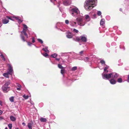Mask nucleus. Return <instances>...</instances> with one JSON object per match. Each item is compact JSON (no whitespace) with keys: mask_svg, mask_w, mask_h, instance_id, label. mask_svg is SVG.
Here are the masks:
<instances>
[{"mask_svg":"<svg viewBox=\"0 0 129 129\" xmlns=\"http://www.w3.org/2000/svg\"><path fill=\"white\" fill-rule=\"evenodd\" d=\"M95 0H87L85 2L84 7L87 11L92 9L94 7Z\"/></svg>","mask_w":129,"mask_h":129,"instance_id":"nucleus-1","label":"nucleus"},{"mask_svg":"<svg viewBox=\"0 0 129 129\" xmlns=\"http://www.w3.org/2000/svg\"><path fill=\"white\" fill-rule=\"evenodd\" d=\"M70 12L72 15L75 16L78 14L80 12L78 8L75 7L71 9L70 11Z\"/></svg>","mask_w":129,"mask_h":129,"instance_id":"nucleus-2","label":"nucleus"},{"mask_svg":"<svg viewBox=\"0 0 129 129\" xmlns=\"http://www.w3.org/2000/svg\"><path fill=\"white\" fill-rule=\"evenodd\" d=\"M8 66L9 67V69L7 73L9 74L12 75L13 71L12 66L10 64H8Z\"/></svg>","mask_w":129,"mask_h":129,"instance_id":"nucleus-3","label":"nucleus"},{"mask_svg":"<svg viewBox=\"0 0 129 129\" xmlns=\"http://www.w3.org/2000/svg\"><path fill=\"white\" fill-rule=\"evenodd\" d=\"M2 89L4 92H7L10 90L9 87L4 85L2 87Z\"/></svg>","mask_w":129,"mask_h":129,"instance_id":"nucleus-4","label":"nucleus"},{"mask_svg":"<svg viewBox=\"0 0 129 129\" xmlns=\"http://www.w3.org/2000/svg\"><path fill=\"white\" fill-rule=\"evenodd\" d=\"M112 73H110L109 74H104L103 75V78H106L107 79H109L111 77Z\"/></svg>","mask_w":129,"mask_h":129,"instance_id":"nucleus-5","label":"nucleus"},{"mask_svg":"<svg viewBox=\"0 0 129 129\" xmlns=\"http://www.w3.org/2000/svg\"><path fill=\"white\" fill-rule=\"evenodd\" d=\"M105 20L104 19H102L100 22V24L101 26L103 28H104L105 26Z\"/></svg>","mask_w":129,"mask_h":129,"instance_id":"nucleus-6","label":"nucleus"},{"mask_svg":"<svg viewBox=\"0 0 129 129\" xmlns=\"http://www.w3.org/2000/svg\"><path fill=\"white\" fill-rule=\"evenodd\" d=\"M13 17L18 21V23H21L23 21V20H21L20 19V17H19L13 16Z\"/></svg>","mask_w":129,"mask_h":129,"instance_id":"nucleus-7","label":"nucleus"},{"mask_svg":"<svg viewBox=\"0 0 129 129\" xmlns=\"http://www.w3.org/2000/svg\"><path fill=\"white\" fill-rule=\"evenodd\" d=\"M111 77L114 79H116L119 76V75L116 73H112Z\"/></svg>","mask_w":129,"mask_h":129,"instance_id":"nucleus-8","label":"nucleus"},{"mask_svg":"<svg viewBox=\"0 0 129 129\" xmlns=\"http://www.w3.org/2000/svg\"><path fill=\"white\" fill-rule=\"evenodd\" d=\"M80 38L81 39V41L86 42L87 41L86 38L84 36H81L80 37Z\"/></svg>","mask_w":129,"mask_h":129,"instance_id":"nucleus-9","label":"nucleus"},{"mask_svg":"<svg viewBox=\"0 0 129 129\" xmlns=\"http://www.w3.org/2000/svg\"><path fill=\"white\" fill-rule=\"evenodd\" d=\"M26 29H23V30H22V31L21 32V33L22 34V33H23L24 34V35L27 38H28V35L26 33Z\"/></svg>","mask_w":129,"mask_h":129,"instance_id":"nucleus-10","label":"nucleus"},{"mask_svg":"<svg viewBox=\"0 0 129 129\" xmlns=\"http://www.w3.org/2000/svg\"><path fill=\"white\" fill-rule=\"evenodd\" d=\"M67 37L69 38H72L73 36L72 35L71 33V32H69L68 34L66 36Z\"/></svg>","mask_w":129,"mask_h":129,"instance_id":"nucleus-11","label":"nucleus"},{"mask_svg":"<svg viewBox=\"0 0 129 129\" xmlns=\"http://www.w3.org/2000/svg\"><path fill=\"white\" fill-rule=\"evenodd\" d=\"M9 21L8 20H7L6 19H3L2 20V22L4 24H6L8 23Z\"/></svg>","mask_w":129,"mask_h":129,"instance_id":"nucleus-12","label":"nucleus"},{"mask_svg":"<svg viewBox=\"0 0 129 129\" xmlns=\"http://www.w3.org/2000/svg\"><path fill=\"white\" fill-rule=\"evenodd\" d=\"M110 83L112 84H115L116 83V81L113 79H112L110 80Z\"/></svg>","mask_w":129,"mask_h":129,"instance_id":"nucleus-13","label":"nucleus"},{"mask_svg":"<svg viewBox=\"0 0 129 129\" xmlns=\"http://www.w3.org/2000/svg\"><path fill=\"white\" fill-rule=\"evenodd\" d=\"M33 123L32 122V123H29L27 124V126L29 129H32V126L33 125Z\"/></svg>","mask_w":129,"mask_h":129,"instance_id":"nucleus-14","label":"nucleus"},{"mask_svg":"<svg viewBox=\"0 0 129 129\" xmlns=\"http://www.w3.org/2000/svg\"><path fill=\"white\" fill-rule=\"evenodd\" d=\"M10 118L11 121H14L16 120V118L13 116H11L10 117Z\"/></svg>","mask_w":129,"mask_h":129,"instance_id":"nucleus-15","label":"nucleus"},{"mask_svg":"<svg viewBox=\"0 0 129 129\" xmlns=\"http://www.w3.org/2000/svg\"><path fill=\"white\" fill-rule=\"evenodd\" d=\"M85 22H83V21H81L80 23H78V24L80 26H84L85 25Z\"/></svg>","mask_w":129,"mask_h":129,"instance_id":"nucleus-16","label":"nucleus"},{"mask_svg":"<svg viewBox=\"0 0 129 129\" xmlns=\"http://www.w3.org/2000/svg\"><path fill=\"white\" fill-rule=\"evenodd\" d=\"M40 120L41 122H46L47 121V120L45 118H40Z\"/></svg>","mask_w":129,"mask_h":129,"instance_id":"nucleus-17","label":"nucleus"},{"mask_svg":"<svg viewBox=\"0 0 129 129\" xmlns=\"http://www.w3.org/2000/svg\"><path fill=\"white\" fill-rule=\"evenodd\" d=\"M20 36L21 39L23 42H26V41H27L25 39V38L24 36H23L22 34H21V35Z\"/></svg>","mask_w":129,"mask_h":129,"instance_id":"nucleus-18","label":"nucleus"},{"mask_svg":"<svg viewBox=\"0 0 129 129\" xmlns=\"http://www.w3.org/2000/svg\"><path fill=\"white\" fill-rule=\"evenodd\" d=\"M76 19L78 21V23H80L83 21L82 18H77Z\"/></svg>","mask_w":129,"mask_h":129,"instance_id":"nucleus-19","label":"nucleus"},{"mask_svg":"<svg viewBox=\"0 0 129 129\" xmlns=\"http://www.w3.org/2000/svg\"><path fill=\"white\" fill-rule=\"evenodd\" d=\"M10 81L6 82L5 84L4 85L6 86H8L10 84Z\"/></svg>","mask_w":129,"mask_h":129,"instance_id":"nucleus-20","label":"nucleus"},{"mask_svg":"<svg viewBox=\"0 0 129 129\" xmlns=\"http://www.w3.org/2000/svg\"><path fill=\"white\" fill-rule=\"evenodd\" d=\"M75 41L76 42H80L81 41L80 38H79L78 37H76Z\"/></svg>","mask_w":129,"mask_h":129,"instance_id":"nucleus-21","label":"nucleus"},{"mask_svg":"<svg viewBox=\"0 0 129 129\" xmlns=\"http://www.w3.org/2000/svg\"><path fill=\"white\" fill-rule=\"evenodd\" d=\"M8 74H9L8 73H4L3 74V75L5 77L9 78V76L8 75Z\"/></svg>","mask_w":129,"mask_h":129,"instance_id":"nucleus-22","label":"nucleus"},{"mask_svg":"<svg viewBox=\"0 0 129 129\" xmlns=\"http://www.w3.org/2000/svg\"><path fill=\"white\" fill-rule=\"evenodd\" d=\"M57 56V54L56 53H54L51 55V56L53 58H55Z\"/></svg>","mask_w":129,"mask_h":129,"instance_id":"nucleus-23","label":"nucleus"},{"mask_svg":"<svg viewBox=\"0 0 129 129\" xmlns=\"http://www.w3.org/2000/svg\"><path fill=\"white\" fill-rule=\"evenodd\" d=\"M58 67L59 69H64V67H63L61 64H58Z\"/></svg>","mask_w":129,"mask_h":129,"instance_id":"nucleus-24","label":"nucleus"},{"mask_svg":"<svg viewBox=\"0 0 129 129\" xmlns=\"http://www.w3.org/2000/svg\"><path fill=\"white\" fill-rule=\"evenodd\" d=\"M109 67V66H107L106 67H105L104 71L106 72V73H107L108 72V71L107 70L108 68Z\"/></svg>","mask_w":129,"mask_h":129,"instance_id":"nucleus-25","label":"nucleus"},{"mask_svg":"<svg viewBox=\"0 0 129 129\" xmlns=\"http://www.w3.org/2000/svg\"><path fill=\"white\" fill-rule=\"evenodd\" d=\"M9 100L11 102H13L14 101V97L13 96L11 97L10 98Z\"/></svg>","mask_w":129,"mask_h":129,"instance_id":"nucleus-26","label":"nucleus"},{"mask_svg":"<svg viewBox=\"0 0 129 129\" xmlns=\"http://www.w3.org/2000/svg\"><path fill=\"white\" fill-rule=\"evenodd\" d=\"M89 58L88 57H86L84 58V60L86 62H88L89 61Z\"/></svg>","mask_w":129,"mask_h":129,"instance_id":"nucleus-27","label":"nucleus"},{"mask_svg":"<svg viewBox=\"0 0 129 129\" xmlns=\"http://www.w3.org/2000/svg\"><path fill=\"white\" fill-rule=\"evenodd\" d=\"M64 69H61V70L60 73L62 75H63L64 73Z\"/></svg>","mask_w":129,"mask_h":129,"instance_id":"nucleus-28","label":"nucleus"},{"mask_svg":"<svg viewBox=\"0 0 129 129\" xmlns=\"http://www.w3.org/2000/svg\"><path fill=\"white\" fill-rule=\"evenodd\" d=\"M42 50L46 52H49V50L47 49V47L43 48Z\"/></svg>","mask_w":129,"mask_h":129,"instance_id":"nucleus-29","label":"nucleus"},{"mask_svg":"<svg viewBox=\"0 0 129 129\" xmlns=\"http://www.w3.org/2000/svg\"><path fill=\"white\" fill-rule=\"evenodd\" d=\"M122 78H119L118 79L117 81L119 83H121L122 82Z\"/></svg>","mask_w":129,"mask_h":129,"instance_id":"nucleus-30","label":"nucleus"},{"mask_svg":"<svg viewBox=\"0 0 129 129\" xmlns=\"http://www.w3.org/2000/svg\"><path fill=\"white\" fill-rule=\"evenodd\" d=\"M0 56L1 57V58H2L3 60L4 61H5L6 60L5 58L4 57L3 55L2 54L0 55Z\"/></svg>","mask_w":129,"mask_h":129,"instance_id":"nucleus-31","label":"nucleus"},{"mask_svg":"<svg viewBox=\"0 0 129 129\" xmlns=\"http://www.w3.org/2000/svg\"><path fill=\"white\" fill-rule=\"evenodd\" d=\"M23 97L25 99H27L29 97V96H28L25 95V94L23 95Z\"/></svg>","mask_w":129,"mask_h":129,"instance_id":"nucleus-32","label":"nucleus"},{"mask_svg":"<svg viewBox=\"0 0 129 129\" xmlns=\"http://www.w3.org/2000/svg\"><path fill=\"white\" fill-rule=\"evenodd\" d=\"M43 55L44 56L46 57L48 56V55L47 53H44L43 54Z\"/></svg>","mask_w":129,"mask_h":129,"instance_id":"nucleus-33","label":"nucleus"},{"mask_svg":"<svg viewBox=\"0 0 129 129\" xmlns=\"http://www.w3.org/2000/svg\"><path fill=\"white\" fill-rule=\"evenodd\" d=\"M73 31L74 33H78L79 32V31L78 30L75 28L73 29Z\"/></svg>","mask_w":129,"mask_h":129,"instance_id":"nucleus-34","label":"nucleus"},{"mask_svg":"<svg viewBox=\"0 0 129 129\" xmlns=\"http://www.w3.org/2000/svg\"><path fill=\"white\" fill-rule=\"evenodd\" d=\"M77 67H74L72 68V70L73 71H74L77 70Z\"/></svg>","mask_w":129,"mask_h":129,"instance_id":"nucleus-35","label":"nucleus"},{"mask_svg":"<svg viewBox=\"0 0 129 129\" xmlns=\"http://www.w3.org/2000/svg\"><path fill=\"white\" fill-rule=\"evenodd\" d=\"M63 4L65 5H67L68 4V2L67 1H64L63 2Z\"/></svg>","mask_w":129,"mask_h":129,"instance_id":"nucleus-36","label":"nucleus"},{"mask_svg":"<svg viewBox=\"0 0 129 129\" xmlns=\"http://www.w3.org/2000/svg\"><path fill=\"white\" fill-rule=\"evenodd\" d=\"M100 63L102 64H104L105 65H106L105 64V61L103 60H101L100 61Z\"/></svg>","mask_w":129,"mask_h":129,"instance_id":"nucleus-37","label":"nucleus"},{"mask_svg":"<svg viewBox=\"0 0 129 129\" xmlns=\"http://www.w3.org/2000/svg\"><path fill=\"white\" fill-rule=\"evenodd\" d=\"M12 124H9L8 125V126L10 129H11L12 128Z\"/></svg>","mask_w":129,"mask_h":129,"instance_id":"nucleus-38","label":"nucleus"},{"mask_svg":"<svg viewBox=\"0 0 129 129\" xmlns=\"http://www.w3.org/2000/svg\"><path fill=\"white\" fill-rule=\"evenodd\" d=\"M38 40L39 42H40L41 44H42L43 43V41L41 39H38Z\"/></svg>","mask_w":129,"mask_h":129,"instance_id":"nucleus-39","label":"nucleus"},{"mask_svg":"<svg viewBox=\"0 0 129 129\" xmlns=\"http://www.w3.org/2000/svg\"><path fill=\"white\" fill-rule=\"evenodd\" d=\"M85 19H88V20H89V18L88 15H86Z\"/></svg>","mask_w":129,"mask_h":129,"instance_id":"nucleus-40","label":"nucleus"},{"mask_svg":"<svg viewBox=\"0 0 129 129\" xmlns=\"http://www.w3.org/2000/svg\"><path fill=\"white\" fill-rule=\"evenodd\" d=\"M6 17L8 19H10L12 20H13L12 19V18L11 17H9L8 16H6Z\"/></svg>","mask_w":129,"mask_h":129,"instance_id":"nucleus-41","label":"nucleus"},{"mask_svg":"<svg viewBox=\"0 0 129 129\" xmlns=\"http://www.w3.org/2000/svg\"><path fill=\"white\" fill-rule=\"evenodd\" d=\"M97 14L99 16H100L101 14V13L100 11H98L97 12Z\"/></svg>","mask_w":129,"mask_h":129,"instance_id":"nucleus-42","label":"nucleus"},{"mask_svg":"<svg viewBox=\"0 0 129 129\" xmlns=\"http://www.w3.org/2000/svg\"><path fill=\"white\" fill-rule=\"evenodd\" d=\"M26 42L27 43L28 45L29 46H31L32 44L31 43L28 42L27 41Z\"/></svg>","mask_w":129,"mask_h":129,"instance_id":"nucleus-43","label":"nucleus"},{"mask_svg":"<svg viewBox=\"0 0 129 129\" xmlns=\"http://www.w3.org/2000/svg\"><path fill=\"white\" fill-rule=\"evenodd\" d=\"M17 86L19 87H21V85L18 83H16Z\"/></svg>","mask_w":129,"mask_h":129,"instance_id":"nucleus-44","label":"nucleus"},{"mask_svg":"<svg viewBox=\"0 0 129 129\" xmlns=\"http://www.w3.org/2000/svg\"><path fill=\"white\" fill-rule=\"evenodd\" d=\"M23 25L24 28L25 29H27V27L26 25H25L24 24H23Z\"/></svg>","mask_w":129,"mask_h":129,"instance_id":"nucleus-45","label":"nucleus"},{"mask_svg":"<svg viewBox=\"0 0 129 129\" xmlns=\"http://www.w3.org/2000/svg\"><path fill=\"white\" fill-rule=\"evenodd\" d=\"M32 42L33 43H34L35 42V39L34 37H33L32 38Z\"/></svg>","mask_w":129,"mask_h":129,"instance_id":"nucleus-46","label":"nucleus"},{"mask_svg":"<svg viewBox=\"0 0 129 129\" xmlns=\"http://www.w3.org/2000/svg\"><path fill=\"white\" fill-rule=\"evenodd\" d=\"M65 23L66 24H68L69 23V21L68 20H66L65 21Z\"/></svg>","mask_w":129,"mask_h":129,"instance_id":"nucleus-47","label":"nucleus"},{"mask_svg":"<svg viewBox=\"0 0 129 129\" xmlns=\"http://www.w3.org/2000/svg\"><path fill=\"white\" fill-rule=\"evenodd\" d=\"M21 87H18L17 88V90H21Z\"/></svg>","mask_w":129,"mask_h":129,"instance_id":"nucleus-48","label":"nucleus"},{"mask_svg":"<svg viewBox=\"0 0 129 129\" xmlns=\"http://www.w3.org/2000/svg\"><path fill=\"white\" fill-rule=\"evenodd\" d=\"M127 81L128 82H129V75L128 76V78L127 79Z\"/></svg>","mask_w":129,"mask_h":129,"instance_id":"nucleus-49","label":"nucleus"},{"mask_svg":"<svg viewBox=\"0 0 129 129\" xmlns=\"http://www.w3.org/2000/svg\"><path fill=\"white\" fill-rule=\"evenodd\" d=\"M22 124L24 125V126H25L26 125V123L23 122L22 123Z\"/></svg>","mask_w":129,"mask_h":129,"instance_id":"nucleus-50","label":"nucleus"},{"mask_svg":"<svg viewBox=\"0 0 129 129\" xmlns=\"http://www.w3.org/2000/svg\"><path fill=\"white\" fill-rule=\"evenodd\" d=\"M83 51H81V52H80L79 53H80V54H82L83 53Z\"/></svg>","mask_w":129,"mask_h":129,"instance_id":"nucleus-51","label":"nucleus"},{"mask_svg":"<svg viewBox=\"0 0 129 129\" xmlns=\"http://www.w3.org/2000/svg\"><path fill=\"white\" fill-rule=\"evenodd\" d=\"M55 59L56 60H57L58 61H59V60H60V59L59 58H55Z\"/></svg>","mask_w":129,"mask_h":129,"instance_id":"nucleus-52","label":"nucleus"},{"mask_svg":"<svg viewBox=\"0 0 129 129\" xmlns=\"http://www.w3.org/2000/svg\"><path fill=\"white\" fill-rule=\"evenodd\" d=\"M3 113V112L1 110H0V115L1 114Z\"/></svg>","mask_w":129,"mask_h":129,"instance_id":"nucleus-53","label":"nucleus"},{"mask_svg":"<svg viewBox=\"0 0 129 129\" xmlns=\"http://www.w3.org/2000/svg\"><path fill=\"white\" fill-rule=\"evenodd\" d=\"M3 119V118L2 117H0V120H2Z\"/></svg>","mask_w":129,"mask_h":129,"instance_id":"nucleus-54","label":"nucleus"},{"mask_svg":"<svg viewBox=\"0 0 129 129\" xmlns=\"http://www.w3.org/2000/svg\"><path fill=\"white\" fill-rule=\"evenodd\" d=\"M73 40H74V41H75V38H73Z\"/></svg>","mask_w":129,"mask_h":129,"instance_id":"nucleus-55","label":"nucleus"},{"mask_svg":"<svg viewBox=\"0 0 129 129\" xmlns=\"http://www.w3.org/2000/svg\"><path fill=\"white\" fill-rule=\"evenodd\" d=\"M5 129H8V128H7V127H5Z\"/></svg>","mask_w":129,"mask_h":129,"instance_id":"nucleus-56","label":"nucleus"},{"mask_svg":"<svg viewBox=\"0 0 129 129\" xmlns=\"http://www.w3.org/2000/svg\"><path fill=\"white\" fill-rule=\"evenodd\" d=\"M74 23L75 24H76V22H74Z\"/></svg>","mask_w":129,"mask_h":129,"instance_id":"nucleus-57","label":"nucleus"},{"mask_svg":"<svg viewBox=\"0 0 129 129\" xmlns=\"http://www.w3.org/2000/svg\"><path fill=\"white\" fill-rule=\"evenodd\" d=\"M54 1H56V0H54Z\"/></svg>","mask_w":129,"mask_h":129,"instance_id":"nucleus-58","label":"nucleus"}]
</instances>
